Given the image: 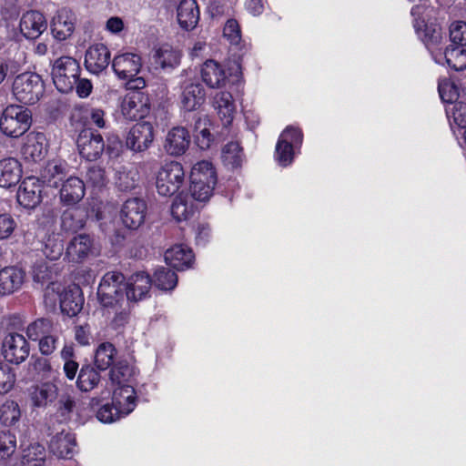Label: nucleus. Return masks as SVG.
Listing matches in <instances>:
<instances>
[{"label": "nucleus", "mask_w": 466, "mask_h": 466, "mask_svg": "<svg viewBox=\"0 0 466 466\" xmlns=\"http://www.w3.org/2000/svg\"><path fill=\"white\" fill-rule=\"evenodd\" d=\"M425 4L414 5L411 8L413 26L418 36L424 43L433 60L441 66L461 71L466 68V51L461 46L443 48V35L441 27L434 23L425 20V13L428 11Z\"/></svg>", "instance_id": "f257e3e1"}, {"label": "nucleus", "mask_w": 466, "mask_h": 466, "mask_svg": "<svg viewBox=\"0 0 466 466\" xmlns=\"http://www.w3.org/2000/svg\"><path fill=\"white\" fill-rule=\"evenodd\" d=\"M45 92L41 76L33 72L17 75L12 83V95L15 100L25 105H34L40 100Z\"/></svg>", "instance_id": "f03ea898"}, {"label": "nucleus", "mask_w": 466, "mask_h": 466, "mask_svg": "<svg viewBox=\"0 0 466 466\" xmlns=\"http://www.w3.org/2000/svg\"><path fill=\"white\" fill-rule=\"evenodd\" d=\"M124 280L119 272L110 271L104 275L97 289L98 299L104 307H122L127 303Z\"/></svg>", "instance_id": "7ed1b4c3"}, {"label": "nucleus", "mask_w": 466, "mask_h": 466, "mask_svg": "<svg viewBox=\"0 0 466 466\" xmlns=\"http://www.w3.org/2000/svg\"><path fill=\"white\" fill-rule=\"evenodd\" d=\"M45 297L51 304H56L58 301L61 310L70 317L76 316L82 309L84 303L77 287L74 286L65 289L57 282H52L46 287Z\"/></svg>", "instance_id": "20e7f679"}, {"label": "nucleus", "mask_w": 466, "mask_h": 466, "mask_svg": "<svg viewBox=\"0 0 466 466\" xmlns=\"http://www.w3.org/2000/svg\"><path fill=\"white\" fill-rule=\"evenodd\" d=\"M31 126V114L22 106L10 105L6 106L0 117V129L7 137H19Z\"/></svg>", "instance_id": "39448f33"}, {"label": "nucleus", "mask_w": 466, "mask_h": 466, "mask_svg": "<svg viewBox=\"0 0 466 466\" xmlns=\"http://www.w3.org/2000/svg\"><path fill=\"white\" fill-rule=\"evenodd\" d=\"M79 75V63L71 56H61L53 64L52 79L55 86L61 93L73 91Z\"/></svg>", "instance_id": "423d86ee"}, {"label": "nucleus", "mask_w": 466, "mask_h": 466, "mask_svg": "<svg viewBox=\"0 0 466 466\" xmlns=\"http://www.w3.org/2000/svg\"><path fill=\"white\" fill-rule=\"evenodd\" d=\"M185 181V172L180 163L170 161L164 164L156 177L157 193L164 197L175 194Z\"/></svg>", "instance_id": "0eeeda50"}, {"label": "nucleus", "mask_w": 466, "mask_h": 466, "mask_svg": "<svg viewBox=\"0 0 466 466\" xmlns=\"http://www.w3.org/2000/svg\"><path fill=\"white\" fill-rule=\"evenodd\" d=\"M1 351L7 362L19 365L28 358L30 345L22 334L8 332L4 337Z\"/></svg>", "instance_id": "6e6552de"}, {"label": "nucleus", "mask_w": 466, "mask_h": 466, "mask_svg": "<svg viewBox=\"0 0 466 466\" xmlns=\"http://www.w3.org/2000/svg\"><path fill=\"white\" fill-rule=\"evenodd\" d=\"M76 23L77 16L72 9L59 8L50 22L52 35L58 41L66 40L75 32Z\"/></svg>", "instance_id": "1a4fd4ad"}, {"label": "nucleus", "mask_w": 466, "mask_h": 466, "mask_svg": "<svg viewBox=\"0 0 466 466\" xmlns=\"http://www.w3.org/2000/svg\"><path fill=\"white\" fill-rule=\"evenodd\" d=\"M121 113L128 120L144 118L149 114V99L142 92H129L121 101Z\"/></svg>", "instance_id": "9d476101"}, {"label": "nucleus", "mask_w": 466, "mask_h": 466, "mask_svg": "<svg viewBox=\"0 0 466 466\" xmlns=\"http://www.w3.org/2000/svg\"><path fill=\"white\" fill-rule=\"evenodd\" d=\"M49 451L57 459L70 460L76 453L75 434L69 430L62 429L51 436L48 443Z\"/></svg>", "instance_id": "9b49d317"}, {"label": "nucleus", "mask_w": 466, "mask_h": 466, "mask_svg": "<svg viewBox=\"0 0 466 466\" xmlns=\"http://www.w3.org/2000/svg\"><path fill=\"white\" fill-rule=\"evenodd\" d=\"M154 127L150 122H139L134 125L129 130L126 144L127 147L135 152L147 150L154 140Z\"/></svg>", "instance_id": "f8f14e48"}, {"label": "nucleus", "mask_w": 466, "mask_h": 466, "mask_svg": "<svg viewBox=\"0 0 466 466\" xmlns=\"http://www.w3.org/2000/svg\"><path fill=\"white\" fill-rule=\"evenodd\" d=\"M142 67L141 56L133 52L120 53L113 58L112 68L116 76L122 80L136 76Z\"/></svg>", "instance_id": "ddd939ff"}, {"label": "nucleus", "mask_w": 466, "mask_h": 466, "mask_svg": "<svg viewBox=\"0 0 466 466\" xmlns=\"http://www.w3.org/2000/svg\"><path fill=\"white\" fill-rule=\"evenodd\" d=\"M179 100L184 110H198L206 100L205 89L197 80H186L181 85Z\"/></svg>", "instance_id": "4468645a"}, {"label": "nucleus", "mask_w": 466, "mask_h": 466, "mask_svg": "<svg viewBox=\"0 0 466 466\" xmlns=\"http://www.w3.org/2000/svg\"><path fill=\"white\" fill-rule=\"evenodd\" d=\"M43 185L35 177H28L20 184L17 191V201L25 208H35L42 201Z\"/></svg>", "instance_id": "2eb2a0df"}, {"label": "nucleus", "mask_w": 466, "mask_h": 466, "mask_svg": "<svg viewBox=\"0 0 466 466\" xmlns=\"http://www.w3.org/2000/svg\"><path fill=\"white\" fill-rule=\"evenodd\" d=\"M79 154L86 160L97 159L105 149V143L100 134L90 130L82 131L77 137Z\"/></svg>", "instance_id": "dca6fc26"}, {"label": "nucleus", "mask_w": 466, "mask_h": 466, "mask_svg": "<svg viewBox=\"0 0 466 466\" xmlns=\"http://www.w3.org/2000/svg\"><path fill=\"white\" fill-rule=\"evenodd\" d=\"M147 206L139 198L127 199L121 209V219L123 224L130 229L138 228L145 221Z\"/></svg>", "instance_id": "f3484780"}, {"label": "nucleus", "mask_w": 466, "mask_h": 466, "mask_svg": "<svg viewBox=\"0 0 466 466\" xmlns=\"http://www.w3.org/2000/svg\"><path fill=\"white\" fill-rule=\"evenodd\" d=\"M229 73L215 60L206 61L201 67V78L210 88L226 87L229 81Z\"/></svg>", "instance_id": "a211bd4d"}, {"label": "nucleus", "mask_w": 466, "mask_h": 466, "mask_svg": "<svg viewBox=\"0 0 466 466\" xmlns=\"http://www.w3.org/2000/svg\"><path fill=\"white\" fill-rule=\"evenodd\" d=\"M47 27L45 15L38 11H27L20 19V31L28 39L38 38Z\"/></svg>", "instance_id": "6ab92c4d"}, {"label": "nucleus", "mask_w": 466, "mask_h": 466, "mask_svg": "<svg viewBox=\"0 0 466 466\" xmlns=\"http://www.w3.org/2000/svg\"><path fill=\"white\" fill-rule=\"evenodd\" d=\"M25 159L34 162L41 161L47 154V139L44 133L31 132L25 137L22 148Z\"/></svg>", "instance_id": "aec40b11"}, {"label": "nucleus", "mask_w": 466, "mask_h": 466, "mask_svg": "<svg viewBox=\"0 0 466 466\" xmlns=\"http://www.w3.org/2000/svg\"><path fill=\"white\" fill-rule=\"evenodd\" d=\"M110 60V52L104 44L92 45L86 51L85 65L93 74H99L105 70Z\"/></svg>", "instance_id": "412c9836"}, {"label": "nucleus", "mask_w": 466, "mask_h": 466, "mask_svg": "<svg viewBox=\"0 0 466 466\" xmlns=\"http://www.w3.org/2000/svg\"><path fill=\"white\" fill-rule=\"evenodd\" d=\"M190 136L188 131L182 127L171 128L165 139L164 148L169 155L181 156L188 148Z\"/></svg>", "instance_id": "4be33fe9"}, {"label": "nucleus", "mask_w": 466, "mask_h": 466, "mask_svg": "<svg viewBox=\"0 0 466 466\" xmlns=\"http://www.w3.org/2000/svg\"><path fill=\"white\" fill-rule=\"evenodd\" d=\"M152 279L145 272H137L132 275L125 284L127 302L137 301L145 298L152 284Z\"/></svg>", "instance_id": "5701e85b"}, {"label": "nucleus", "mask_w": 466, "mask_h": 466, "mask_svg": "<svg viewBox=\"0 0 466 466\" xmlns=\"http://www.w3.org/2000/svg\"><path fill=\"white\" fill-rule=\"evenodd\" d=\"M213 105L223 126L230 125L237 111L231 93L228 91L218 92L213 98Z\"/></svg>", "instance_id": "b1692460"}, {"label": "nucleus", "mask_w": 466, "mask_h": 466, "mask_svg": "<svg viewBox=\"0 0 466 466\" xmlns=\"http://www.w3.org/2000/svg\"><path fill=\"white\" fill-rule=\"evenodd\" d=\"M93 253V240L87 235L76 236L68 244L66 257L69 261L81 262Z\"/></svg>", "instance_id": "393cba45"}, {"label": "nucleus", "mask_w": 466, "mask_h": 466, "mask_svg": "<svg viewBox=\"0 0 466 466\" xmlns=\"http://www.w3.org/2000/svg\"><path fill=\"white\" fill-rule=\"evenodd\" d=\"M113 404L125 417L131 413L137 405L136 391L132 384H125L114 390Z\"/></svg>", "instance_id": "a878e982"}, {"label": "nucleus", "mask_w": 466, "mask_h": 466, "mask_svg": "<svg viewBox=\"0 0 466 466\" xmlns=\"http://www.w3.org/2000/svg\"><path fill=\"white\" fill-rule=\"evenodd\" d=\"M193 259L192 250L184 245H175L165 252L166 263L177 270L189 268Z\"/></svg>", "instance_id": "bb28decb"}, {"label": "nucleus", "mask_w": 466, "mask_h": 466, "mask_svg": "<svg viewBox=\"0 0 466 466\" xmlns=\"http://www.w3.org/2000/svg\"><path fill=\"white\" fill-rule=\"evenodd\" d=\"M25 280V272L15 267L0 270V294L9 295L19 289Z\"/></svg>", "instance_id": "cd10ccee"}, {"label": "nucleus", "mask_w": 466, "mask_h": 466, "mask_svg": "<svg viewBox=\"0 0 466 466\" xmlns=\"http://www.w3.org/2000/svg\"><path fill=\"white\" fill-rule=\"evenodd\" d=\"M22 177L20 162L15 157L0 160V187H10L16 185Z\"/></svg>", "instance_id": "c85d7f7f"}, {"label": "nucleus", "mask_w": 466, "mask_h": 466, "mask_svg": "<svg viewBox=\"0 0 466 466\" xmlns=\"http://www.w3.org/2000/svg\"><path fill=\"white\" fill-rule=\"evenodd\" d=\"M57 386L54 382L35 385L29 390L30 400L35 407H46L57 398Z\"/></svg>", "instance_id": "c756f323"}, {"label": "nucleus", "mask_w": 466, "mask_h": 466, "mask_svg": "<svg viewBox=\"0 0 466 466\" xmlns=\"http://www.w3.org/2000/svg\"><path fill=\"white\" fill-rule=\"evenodd\" d=\"M85 196V184L77 177H70L62 184L60 199L66 205H74Z\"/></svg>", "instance_id": "7c9ffc66"}, {"label": "nucleus", "mask_w": 466, "mask_h": 466, "mask_svg": "<svg viewBox=\"0 0 466 466\" xmlns=\"http://www.w3.org/2000/svg\"><path fill=\"white\" fill-rule=\"evenodd\" d=\"M199 20V9L196 0H181L177 6V21L181 27L193 29Z\"/></svg>", "instance_id": "2f4dec72"}, {"label": "nucleus", "mask_w": 466, "mask_h": 466, "mask_svg": "<svg viewBox=\"0 0 466 466\" xmlns=\"http://www.w3.org/2000/svg\"><path fill=\"white\" fill-rule=\"evenodd\" d=\"M221 160L228 169L241 167L245 161L243 149L238 142L227 143L221 149Z\"/></svg>", "instance_id": "473e14b6"}, {"label": "nucleus", "mask_w": 466, "mask_h": 466, "mask_svg": "<svg viewBox=\"0 0 466 466\" xmlns=\"http://www.w3.org/2000/svg\"><path fill=\"white\" fill-rule=\"evenodd\" d=\"M155 65L163 70H172L180 63V53L169 46H162L153 56Z\"/></svg>", "instance_id": "72a5a7b5"}, {"label": "nucleus", "mask_w": 466, "mask_h": 466, "mask_svg": "<svg viewBox=\"0 0 466 466\" xmlns=\"http://www.w3.org/2000/svg\"><path fill=\"white\" fill-rule=\"evenodd\" d=\"M195 208L196 206L191 198L181 192L172 202L171 215L177 221L187 220L193 214Z\"/></svg>", "instance_id": "f704fd0d"}, {"label": "nucleus", "mask_w": 466, "mask_h": 466, "mask_svg": "<svg viewBox=\"0 0 466 466\" xmlns=\"http://www.w3.org/2000/svg\"><path fill=\"white\" fill-rule=\"evenodd\" d=\"M140 179L138 167L135 165L120 167L116 172V184L119 189L129 191L136 188Z\"/></svg>", "instance_id": "c9c22d12"}, {"label": "nucleus", "mask_w": 466, "mask_h": 466, "mask_svg": "<svg viewBox=\"0 0 466 466\" xmlns=\"http://www.w3.org/2000/svg\"><path fill=\"white\" fill-rule=\"evenodd\" d=\"M211 122L207 116H198L194 125V137L198 147L201 149H208L213 142V136L210 133Z\"/></svg>", "instance_id": "e433bc0d"}, {"label": "nucleus", "mask_w": 466, "mask_h": 466, "mask_svg": "<svg viewBox=\"0 0 466 466\" xmlns=\"http://www.w3.org/2000/svg\"><path fill=\"white\" fill-rule=\"evenodd\" d=\"M191 180L200 183H208L216 186L217 172L213 164L208 160H202L194 165L191 170Z\"/></svg>", "instance_id": "4c0bfd02"}, {"label": "nucleus", "mask_w": 466, "mask_h": 466, "mask_svg": "<svg viewBox=\"0 0 466 466\" xmlns=\"http://www.w3.org/2000/svg\"><path fill=\"white\" fill-rule=\"evenodd\" d=\"M288 136V131L282 132L276 145L275 158L281 167H287L292 163L295 149L298 147L289 144L287 140Z\"/></svg>", "instance_id": "58836bf2"}, {"label": "nucleus", "mask_w": 466, "mask_h": 466, "mask_svg": "<svg viewBox=\"0 0 466 466\" xmlns=\"http://www.w3.org/2000/svg\"><path fill=\"white\" fill-rule=\"evenodd\" d=\"M46 449L38 443L34 442L23 449L21 464L22 466H37L46 461Z\"/></svg>", "instance_id": "ea45409f"}, {"label": "nucleus", "mask_w": 466, "mask_h": 466, "mask_svg": "<svg viewBox=\"0 0 466 466\" xmlns=\"http://www.w3.org/2000/svg\"><path fill=\"white\" fill-rule=\"evenodd\" d=\"M21 418V410L17 402L5 400L0 405V424L4 427H14Z\"/></svg>", "instance_id": "a19ab883"}, {"label": "nucleus", "mask_w": 466, "mask_h": 466, "mask_svg": "<svg viewBox=\"0 0 466 466\" xmlns=\"http://www.w3.org/2000/svg\"><path fill=\"white\" fill-rule=\"evenodd\" d=\"M26 63L25 52L18 51L13 58L0 56V84L4 82L8 73H16Z\"/></svg>", "instance_id": "79ce46f5"}, {"label": "nucleus", "mask_w": 466, "mask_h": 466, "mask_svg": "<svg viewBox=\"0 0 466 466\" xmlns=\"http://www.w3.org/2000/svg\"><path fill=\"white\" fill-rule=\"evenodd\" d=\"M66 174V164L61 161L52 160L46 164L41 172L45 182L53 187H57Z\"/></svg>", "instance_id": "37998d69"}, {"label": "nucleus", "mask_w": 466, "mask_h": 466, "mask_svg": "<svg viewBox=\"0 0 466 466\" xmlns=\"http://www.w3.org/2000/svg\"><path fill=\"white\" fill-rule=\"evenodd\" d=\"M64 251V237L60 233L48 235L44 241L43 252L50 260L58 259Z\"/></svg>", "instance_id": "c03bdc74"}, {"label": "nucleus", "mask_w": 466, "mask_h": 466, "mask_svg": "<svg viewBox=\"0 0 466 466\" xmlns=\"http://www.w3.org/2000/svg\"><path fill=\"white\" fill-rule=\"evenodd\" d=\"M135 375V368L129 365L127 361L117 362L110 370L111 380L114 383H116L118 387L125 384H131Z\"/></svg>", "instance_id": "a18cd8bd"}, {"label": "nucleus", "mask_w": 466, "mask_h": 466, "mask_svg": "<svg viewBox=\"0 0 466 466\" xmlns=\"http://www.w3.org/2000/svg\"><path fill=\"white\" fill-rule=\"evenodd\" d=\"M152 282L162 290H171L177 283V278L174 271L159 267L154 272Z\"/></svg>", "instance_id": "49530a36"}, {"label": "nucleus", "mask_w": 466, "mask_h": 466, "mask_svg": "<svg viewBox=\"0 0 466 466\" xmlns=\"http://www.w3.org/2000/svg\"><path fill=\"white\" fill-rule=\"evenodd\" d=\"M115 355L116 349L111 343H102L96 350L95 365L100 370H106L112 365Z\"/></svg>", "instance_id": "de8ad7c7"}, {"label": "nucleus", "mask_w": 466, "mask_h": 466, "mask_svg": "<svg viewBox=\"0 0 466 466\" xmlns=\"http://www.w3.org/2000/svg\"><path fill=\"white\" fill-rule=\"evenodd\" d=\"M54 330L53 322L47 319H37L29 323L25 333L30 340L36 341Z\"/></svg>", "instance_id": "09e8293b"}, {"label": "nucleus", "mask_w": 466, "mask_h": 466, "mask_svg": "<svg viewBox=\"0 0 466 466\" xmlns=\"http://www.w3.org/2000/svg\"><path fill=\"white\" fill-rule=\"evenodd\" d=\"M438 90L441 100L445 103L453 105L458 102L460 89L458 85L451 78H441L439 80Z\"/></svg>", "instance_id": "8fccbe9b"}, {"label": "nucleus", "mask_w": 466, "mask_h": 466, "mask_svg": "<svg viewBox=\"0 0 466 466\" xmlns=\"http://www.w3.org/2000/svg\"><path fill=\"white\" fill-rule=\"evenodd\" d=\"M100 381V375L93 368H82L78 378L77 386L83 391H89L93 390Z\"/></svg>", "instance_id": "3c124183"}, {"label": "nucleus", "mask_w": 466, "mask_h": 466, "mask_svg": "<svg viewBox=\"0 0 466 466\" xmlns=\"http://www.w3.org/2000/svg\"><path fill=\"white\" fill-rule=\"evenodd\" d=\"M451 124L459 128V133L466 129V103L456 102L446 109Z\"/></svg>", "instance_id": "603ef678"}, {"label": "nucleus", "mask_w": 466, "mask_h": 466, "mask_svg": "<svg viewBox=\"0 0 466 466\" xmlns=\"http://www.w3.org/2000/svg\"><path fill=\"white\" fill-rule=\"evenodd\" d=\"M85 223V216L80 209L66 211L62 216V227L66 230L76 231L82 228Z\"/></svg>", "instance_id": "864d4df0"}, {"label": "nucleus", "mask_w": 466, "mask_h": 466, "mask_svg": "<svg viewBox=\"0 0 466 466\" xmlns=\"http://www.w3.org/2000/svg\"><path fill=\"white\" fill-rule=\"evenodd\" d=\"M214 188V185L191 180L189 197L193 201L206 202L211 198Z\"/></svg>", "instance_id": "5fc2aeb1"}, {"label": "nucleus", "mask_w": 466, "mask_h": 466, "mask_svg": "<svg viewBox=\"0 0 466 466\" xmlns=\"http://www.w3.org/2000/svg\"><path fill=\"white\" fill-rule=\"evenodd\" d=\"M16 449V438L10 431L0 432V460L9 458Z\"/></svg>", "instance_id": "6e6d98bb"}, {"label": "nucleus", "mask_w": 466, "mask_h": 466, "mask_svg": "<svg viewBox=\"0 0 466 466\" xmlns=\"http://www.w3.org/2000/svg\"><path fill=\"white\" fill-rule=\"evenodd\" d=\"M15 374L12 368L0 361V393L8 392L14 386Z\"/></svg>", "instance_id": "4d7b16f0"}, {"label": "nucleus", "mask_w": 466, "mask_h": 466, "mask_svg": "<svg viewBox=\"0 0 466 466\" xmlns=\"http://www.w3.org/2000/svg\"><path fill=\"white\" fill-rule=\"evenodd\" d=\"M122 417L124 416L113 403L103 405L96 413V418L103 423H112Z\"/></svg>", "instance_id": "13d9d810"}, {"label": "nucleus", "mask_w": 466, "mask_h": 466, "mask_svg": "<svg viewBox=\"0 0 466 466\" xmlns=\"http://www.w3.org/2000/svg\"><path fill=\"white\" fill-rule=\"evenodd\" d=\"M106 113L102 108L87 107L85 110V117L88 124L95 125L98 128L106 127Z\"/></svg>", "instance_id": "bf43d9fd"}, {"label": "nucleus", "mask_w": 466, "mask_h": 466, "mask_svg": "<svg viewBox=\"0 0 466 466\" xmlns=\"http://www.w3.org/2000/svg\"><path fill=\"white\" fill-rule=\"evenodd\" d=\"M450 38L454 44L466 46V23L463 21L453 22L450 26Z\"/></svg>", "instance_id": "052dcab7"}, {"label": "nucleus", "mask_w": 466, "mask_h": 466, "mask_svg": "<svg viewBox=\"0 0 466 466\" xmlns=\"http://www.w3.org/2000/svg\"><path fill=\"white\" fill-rule=\"evenodd\" d=\"M15 228L16 222L11 215L0 214V240L9 238Z\"/></svg>", "instance_id": "680f3d73"}, {"label": "nucleus", "mask_w": 466, "mask_h": 466, "mask_svg": "<svg viewBox=\"0 0 466 466\" xmlns=\"http://www.w3.org/2000/svg\"><path fill=\"white\" fill-rule=\"evenodd\" d=\"M86 183L94 187H102L106 183V175L103 168L93 165L88 167L86 174Z\"/></svg>", "instance_id": "e2e57ef3"}, {"label": "nucleus", "mask_w": 466, "mask_h": 466, "mask_svg": "<svg viewBox=\"0 0 466 466\" xmlns=\"http://www.w3.org/2000/svg\"><path fill=\"white\" fill-rule=\"evenodd\" d=\"M223 35L229 41L230 44H239L241 40V34L239 25L236 20L229 19L227 21L224 26Z\"/></svg>", "instance_id": "0e129e2a"}, {"label": "nucleus", "mask_w": 466, "mask_h": 466, "mask_svg": "<svg viewBox=\"0 0 466 466\" xmlns=\"http://www.w3.org/2000/svg\"><path fill=\"white\" fill-rule=\"evenodd\" d=\"M33 370L43 378H49L53 373L49 360L44 357H36L31 362Z\"/></svg>", "instance_id": "69168bd1"}, {"label": "nucleus", "mask_w": 466, "mask_h": 466, "mask_svg": "<svg viewBox=\"0 0 466 466\" xmlns=\"http://www.w3.org/2000/svg\"><path fill=\"white\" fill-rule=\"evenodd\" d=\"M33 278L36 282H42L51 279V270L46 262L41 260L33 267Z\"/></svg>", "instance_id": "338daca9"}, {"label": "nucleus", "mask_w": 466, "mask_h": 466, "mask_svg": "<svg viewBox=\"0 0 466 466\" xmlns=\"http://www.w3.org/2000/svg\"><path fill=\"white\" fill-rule=\"evenodd\" d=\"M39 350L42 354L49 355L51 354L56 348L57 338L54 334V330L51 333L46 334L39 340Z\"/></svg>", "instance_id": "774afa93"}]
</instances>
